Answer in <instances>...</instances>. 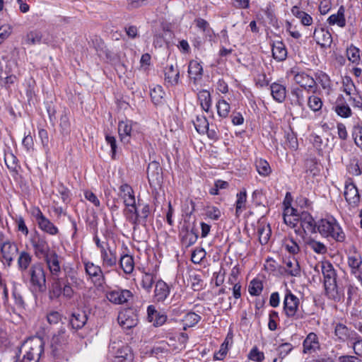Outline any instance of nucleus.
<instances>
[{
  "label": "nucleus",
  "instance_id": "obj_1",
  "mask_svg": "<svg viewBox=\"0 0 362 362\" xmlns=\"http://www.w3.org/2000/svg\"><path fill=\"white\" fill-rule=\"evenodd\" d=\"M318 233L323 237H330L338 242H343L346 237L336 219L330 215H326L318 222Z\"/></svg>",
  "mask_w": 362,
  "mask_h": 362
},
{
  "label": "nucleus",
  "instance_id": "obj_2",
  "mask_svg": "<svg viewBox=\"0 0 362 362\" xmlns=\"http://www.w3.org/2000/svg\"><path fill=\"white\" fill-rule=\"evenodd\" d=\"M321 269L325 295L329 298L334 299L337 296L336 272L332 264L327 261L322 262Z\"/></svg>",
  "mask_w": 362,
  "mask_h": 362
},
{
  "label": "nucleus",
  "instance_id": "obj_3",
  "mask_svg": "<svg viewBox=\"0 0 362 362\" xmlns=\"http://www.w3.org/2000/svg\"><path fill=\"white\" fill-rule=\"evenodd\" d=\"M31 284L39 291L45 290L46 277L45 270L40 263L34 264L29 270Z\"/></svg>",
  "mask_w": 362,
  "mask_h": 362
},
{
  "label": "nucleus",
  "instance_id": "obj_4",
  "mask_svg": "<svg viewBox=\"0 0 362 362\" xmlns=\"http://www.w3.org/2000/svg\"><path fill=\"white\" fill-rule=\"evenodd\" d=\"M0 252L5 263L8 267H11L16 256L18 253V247L14 242L6 240L0 243Z\"/></svg>",
  "mask_w": 362,
  "mask_h": 362
},
{
  "label": "nucleus",
  "instance_id": "obj_5",
  "mask_svg": "<svg viewBox=\"0 0 362 362\" xmlns=\"http://www.w3.org/2000/svg\"><path fill=\"white\" fill-rule=\"evenodd\" d=\"M344 195L346 202L351 206L356 207L358 205L360 202V195L351 178H348L345 182Z\"/></svg>",
  "mask_w": 362,
  "mask_h": 362
},
{
  "label": "nucleus",
  "instance_id": "obj_6",
  "mask_svg": "<svg viewBox=\"0 0 362 362\" xmlns=\"http://www.w3.org/2000/svg\"><path fill=\"white\" fill-rule=\"evenodd\" d=\"M347 264L352 275H357L361 271L362 256L355 247H352L349 251Z\"/></svg>",
  "mask_w": 362,
  "mask_h": 362
},
{
  "label": "nucleus",
  "instance_id": "obj_7",
  "mask_svg": "<svg viewBox=\"0 0 362 362\" xmlns=\"http://www.w3.org/2000/svg\"><path fill=\"white\" fill-rule=\"evenodd\" d=\"M343 88L346 94L349 96V101L351 104L354 107H361V98L357 93L356 88L350 78L346 77L343 80Z\"/></svg>",
  "mask_w": 362,
  "mask_h": 362
},
{
  "label": "nucleus",
  "instance_id": "obj_8",
  "mask_svg": "<svg viewBox=\"0 0 362 362\" xmlns=\"http://www.w3.org/2000/svg\"><path fill=\"white\" fill-rule=\"evenodd\" d=\"M69 335L64 327H61L57 333L54 334L50 341V346L52 352L57 354L60 351L63 350L68 343Z\"/></svg>",
  "mask_w": 362,
  "mask_h": 362
},
{
  "label": "nucleus",
  "instance_id": "obj_9",
  "mask_svg": "<svg viewBox=\"0 0 362 362\" xmlns=\"http://www.w3.org/2000/svg\"><path fill=\"white\" fill-rule=\"evenodd\" d=\"M100 251L102 264L103 267H113L117 264V257L115 247L108 245L106 247H102Z\"/></svg>",
  "mask_w": 362,
  "mask_h": 362
},
{
  "label": "nucleus",
  "instance_id": "obj_10",
  "mask_svg": "<svg viewBox=\"0 0 362 362\" xmlns=\"http://www.w3.org/2000/svg\"><path fill=\"white\" fill-rule=\"evenodd\" d=\"M106 297L111 303L120 305L127 303L132 297V293L127 289H118L107 292Z\"/></svg>",
  "mask_w": 362,
  "mask_h": 362
},
{
  "label": "nucleus",
  "instance_id": "obj_11",
  "mask_svg": "<svg viewBox=\"0 0 362 362\" xmlns=\"http://www.w3.org/2000/svg\"><path fill=\"white\" fill-rule=\"evenodd\" d=\"M299 305V299L291 291H288L284 297V310L287 317H293Z\"/></svg>",
  "mask_w": 362,
  "mask_h": 362
},
{
  "label": "nucleus",
  "instance_id": "obj_12",
  "mask_svg": "<svg viewBox=\"0 0 362 362\" xmlns=\"http://www.w3.org/2000/svg\"><path fill=\"white\" fill-rule=\"evenodd\" d=\"M117 320L124 329H130L137 325L136 315L131 310H124L119 312Z\"/></svg>",
  "mask_w": 362,
  "mask_h": 362
},
{
  "label": "nucleus",
  "instance_id": "obj_13",
  "mask_svg": "<svg viewBox=\"0 0 362 362\" xmlns=\"http://www.w3.org/2000/svg\"><path fill=\"white\" fill-rule=\"evenodd\" d=\"M31 244L34 248L36 255H45L49 251V246L46 238L43 235L37 234L31 238Z\"/></svg>",
  "mask_w": 362,
  "mask_h": 362
},
{
  "label": "nucleus",
  "instance_id": "obj_14",
  "mask_svg": "<svg viewBox=\"0 0 362 362\" xmlns=\"http://www.w3.org/2000/svg\"><path fill=\"white\" fill-rule=\"evenodd\" d=\"M300 225L307 235L315 233L316 221L313 216L306 211H303L300 217Z\"/></svg>",
  "mask_w": 362,
  "mask_h": 362
},
{
  "label": "nucleus",
  "instance_id": "obj_15",
  "mask_svg": "<svg viewBox=\"0 0 362 362\" xmlns=\"http://www.w3.org/2000/svg\"><path fill=\"white\" fill-rule=\"evenodd\" d=\"M294 81L301 87L307 89L308 91H310L313 93H315L317 90V86H315L316 82L315 79L305 73L296 74L294 76Z\"/></svg>",
  "mask_w": 362,
  "mask_h": 362
},
{
  "label": "nucleus",
  "instance_id": "obj_16",
  "mask_svg": "<svg viewBox=\"0 0 362 362\" xmlns=\"http://www.w3.org/2000/svg\"><path fill=\"white\" fill-rule=\"evenodd\" d=\"M70 279L71 282H69L68 279H63L62 296L66 299H71L74 296V291L71 287V285L78 286L81 283V280L75 276H71Z\"/></svg>",
  "mask_w": 362,
  "mask_h": 362
},
{
  "label": "nucleus",
  "instance_id": "obj_17",
  "mask_svg": "<svg viewBox=\"0 0 362 362\" xmlns=\"http://www.w3.org/2000/svg\"><path fill=\"white\" fill-rule=\"evenodd\" d=\"M334 335L340 341H345L349 339H354L357 334L350 330L345 325L338 323L334 328Z\"/></svg>",
  "mask_w": 362,
  "mask_h": 362
},
{
  "label": "nucleus",
  "instance_id": "obj_18",
  "mask_svg": "<svg viewBox=\"0 0 362 362\" xmlns=\"http://www.w3.org/2000/svg\"><path fill=\"white\" fill-rule=\"evenodd\" d=\"M180 78V71L177 66L170 64L165 69V81L170 85L175 86L178 83Z\"/></svg>",
  "mask_w": 362,
  "mask_h": 362
},
{
  "label": "nucleus",
  "instance_id": "obj_19",
  "mask_svg": "<svg viewBox=\"0 0 362 362\" xmlns=\"http://www.w3.org/2000/svg\"><path fill=\"white\" fill-rule=\"evenodd\" d=\"M155 298L157 301H163L170 293L168 284L162 280L158 281L155 288Z\"/></svg>",
  "mask_w": 362,
  "mask_h": 362
},
{
  "label": "nucleus",
  "instance_id": "obj_20",
  "mask_svg": "<svg viewBox=\"0 0 362 362\" xmlns=\"http://www.w3.org/2000/svg\"><path fill=\"white\" fill-rule=\"evenodd\" d=\"M122 193V198L125 206H132L136 204V199L132 188L127 184L122 185L119 187Z\"/></svg>",
  "mask_w": 362,
  "mask_h": 362
},
{
  "label": "nucleus",
  "instance_id": "obj_21",
  "mask_svg": "<svg viewBox=\"0 0 362 362\" xmlns=\"http://www.w3.org/2000/svg\"><path fill=\"white\" fill-rule=\"evenodd\" d=\"M317 349V335L311 332L303 341V354H311L315 353Z\"/></svg>",
  "mask_w": 362,
  "mask_h": 362
},
{
  "label": "nucleus",
  "instance_id": "obj_22",
  "mask_svg": "<svg viewBox=\"0 0 362 362\" xmlns=\"http://www.w3.org/2000/svg\"><path fill=\"white\" fill-rule=\"evenodd\" d=\"M132 128L130 121H121L118 124V132L120 139L123 142H128L131 136Z\"/></svg>",
  "mask_w": 362,
  "mask_h": 362
},
{
  "label": "nucleus",
  "instance_id": "obj_23",
  "mask_svg": "<svg viewBox=\"0 0 362 362\" xmlns=\"http://www.w3.org/2000/svg\"><path fill=\"white\" fill-rule=\"evenodd\" d=\"M327 21L329 25H337L340 28H344L346 25L344 7H339L337 13L331 15Z\"/></svg>",
  "mask_w": 362,
  "mask_h": 362
},
{
  "label": "nucleus",
  "instance_id": "obj_24",
  "mask_svg": "<svg viewBox=\"0 0 362 362\" xmlns=\"http://www.w3.org/2000/svg\"><path fill=\"white\" fill-rule=\"evenodd\" d=\"M188 74L194 81L200 79L203 74L202 66L197 61L192 60L189 64Z\"/></svg>",
  "mask_w": 362,
  "mask_h": 362
},
{
  "label": "nucleus",
  "instance_id": "obj_25",
  "mask_svg": "<svg viewBox=\"0 0 362 362\" xmlns=\"http://www.w3.org/2000/svg\"><path fill=\"white\" fill-rule=\"evenodd\" d=\"M271 93L273 98L279 102L282 103L286 98V88L281 84L274 83L270 86Z\"/></svg>",
  "mask_w": 362,
  "mask_h": 362
},
{
  "label": "nucleus",
  "instance_id": "obj_26",
  "mask_svg": "<svg viewBox=\"0 0 362 362\" xmlns=\"http://www.w3.org/2000/svg\"><path fill=\"white\" fill-rule=\"evenodd\" d=\"M273 57L278 61H283L286 59L287 51L282 42L277 41L272 45Z\"/></svg>",
  "mask_w": 362,
  "mask_h": 362
},
{
  "label": "nucleus",
  "instance_id": "obj_27",
  "mask_svg": "<svg viewBox=\"0 0 362 362\" xmlns=\"http://www.w3.org/2000/svg\"><path fill=\"white\" fill-rule=\"evenodd\" d=\"M284 269L288 274L297 276L300 274V269L298 262L294 257H288L284 260Z\"/></svg>",
  "mask_w": 362,
  "mask_h": 362
},
{
  "label": "nucleus",
  "instance_id": "obj_28",
  "mask_svg": "<svg viewBox=\"0 0 362 362\" xmlns=\"http://www.w3.org/2000/svg\"><path fill=\"white\" fill-rule=\"evenodd\" d=\"M46 262L50 272L52 274H57L60 272V265L58 259V255L55 252L45 255Z\"/></svg>",
  "mask_w": 362,
  "mask_h": 362
},
{
  "label": "nucleus",
  "instance_id": "obj_29",
  "mask_svg": "<svg viewBox=\"0 0 362 362\" xmlns=\"http://www.w3.org/2000/svg\"><path fill=\"white\" fill-rule=\"evenodd\" d=\"M87 315L85 312L73 313L70 320L73 328L78 329L82 328L87 322Z\"/></svg>",
  "mask_w": 362,
  "mask_h": 362
},
{
  "label": "nucleus",
  "instance_id": "obj_30",
  "mask_svg": "<svg viewBox=\"0 0 362 362\" xmlns=\"http://www.w3.org/2000/svg\"><path fill=\"white\" fill-rule=\"evenodd\" d=\"M32 259V256L28 252H21L17 260L18 269L21 272H24L28 269Z\"/></svg>",
  "mask_w": 362,
  "mask_h": 362
},
{
  "label": "nucleus",
  "instance_id": "obj_31",
  "mask_svg": "<svg viewBox=\"0 0 362 362\" xmlns=\"http://www.w3.org/2000/svg\"><path fill=\"white\" fill-rule=\"evenodd\" d=\"M62 279H56L52 284L49 289V296L50 299L59 298L62 293Z\"/></svg>",
  "mask_w": 362,
  "mask_h": 362
},
{
  "label": "nucleus",
  "instance_id": "obj_32",
  "mask_svg": "<svg viewBox=\"0 0 362 362\" xmlns=\"http://www.w3.org/2000/svg\"><path fill=\"white\" fill-rule=\"evenodd\" d=\"M37 225L42 231L51 235H55L59 233L58 228L55 226L47 217L40 221Z\"/></svg>",
  "mask_w": 362,
  "mask_h": 362
},
{
  "label": "nucleus",
  "instance_id": "obj_33",
  "mask_svg": "<svg viewBox=\"0 0 362 362\" xmlns=\"http://www.w3.org/2000/svg\"><path fill=\"white\" fill-rule=\"evenodd\" d=\"M318 83H320L325 95L329 96L332 92V88L329 76L323 72L318 74Z\"/></svg>",
  "mask_w": 362,
  "mask_h": 362
},
{
  "label": "nucleus",
  "instance_id": "obj_34",
  "mask_svg": "<svg viewBox=\"0 0 362 362\" xmlns=\"http://www.w3.org/2000/svg\"><path fill=\"white\" fill-rule=\"evenodd\" d=\"M198 99L200 102V105L202 109L209 112L211 105V98L210 93L206 90H202L198 93Z\"/></svg>",
  "mask_w": 362,
  "mask_h": 362
},
{
  "label": "nucleus",
  "instance_id": "obj_35",
  "mask_svg": "<svg viewBox=\"0 0 362 362\" xmlns=\"http://www.w3.org/2000/svg\"><path fill=\"white\" fill-rule=\"evenodd\" d=\"M120 266L126 274H131L134 268V262L132 256L125 255L121 257L119 260Z\"/></svg>",
  "mask_w": 362,
  "mask_h": 362
},
{
  "label": "nucleus",
  "instance_id": "obj_36",
  "mask_svg": "<svg viewBox=\"0 0 362 362\" xmlns=\"http://www.w3.org/2000/svg\"><path fill=\"white\" fill-rule=\"evenodd\" d=\"M161 173L160 165L156 161H153L148 164L147 168V175L149 180H158Z\"/></svg>",
  "mask_w": 362,
  "mask_h": 362
},
{
  "label": "nucleus",
  "instance_id": "obj_37",
  "mask_svg": "<svg viewBox=\"0 0 362 362\" xmlns=\"http://www.w3.org/2000/svg\"><path fill=\"white\" fill-rule=\"evenodd\" d=\"M259 240L262 245L267 243L271 235V229L269 225L259 224L257 228Z\"/></svg>",
  "mask_w": 362,
  "mask_h": 362
},
{
  "label": "nucleus",
  "instance_id": "obj_38",
  "mask_svg": "<svg viewBox=\"0 0 362 362\" xmlns=\"http://www.w3.org/2000/svg\"><path fill=\"white\" fill-rule=\"evenodd\" d=\"M127 209L124 211V214L126 216L127 219L131 222L134 226L138 225V219H139V211L136 208V204L132 206H126Z\"/></svg>",
  "mask_w": 362,
  "mask_h": 362
},
{
  "label": "nucleus",
  "instance_id": "obj_39",
  "mask_svg": "<svg viewBox=\"0 0 362 362\" xmlns=\"http://www.w3.org/2000/svg\"><path fill=\"white\" fill-rule=\"evenodd\" d=\"M255 165L258 173L262 176H268L272 172L269 163L262 158L257 159Z\"/></svg>",
  "mask_w": 362,
  "mask_h": 362
},
{
  "label": "nucleus",
  "instance_id": "obj_40",
  "mask_svg": "<svg viewBox=\"0 0 362 362\" xmlns=\"http://www.w3.org/2000/svg\"><path fill=\"white\" fill-rule=\"evenodd\" d=\"M346 56L348 59L354 64H358L361 61L360 49L353 45L347 48Z\"/></svg>",
  "mask_w": 362,
  "mask_h": 362
},
{
  "label": "nucleus",
  "instance_id": "obj_41",
  "mask_svg": "<svg viewBox=\"0 0 362 362\" xmlns=\"http://www.w3.org/2000/svg\"><path fill=\"white\" fill-rule=\"evenodd\" d=\"M348 173L354 176H358L362 174V167L359 164L357 158H354L350 160L346 167Z\"/></svg>",
  "mask_w": 362,
  "mask_h": 362
},
{
  "label": "nucleus",
  "instance_id": "obj_42",
  "mask_svg": "<svg viewBox=\"0 0 362 362\" xmlns=\"http://www.w3.org/2000/svg\"><path fill=\"white\" fill-rule=\"evenodd\" d=\"M318 38H320V40H318V45H320L322 47L325 48L329 47L332 44V39L331 34L324 29L318 32Z\"/></svg>",
  "mask_w": 362,
  "mask_h": 362
},
{
  "label": "nucleus",
  "instance_id": "obj_43",
  "mask_svg": "<svg viewBox=\"0 0 362 362\" xmlns=\"http://www.w3.org/2000/svg\"><path fill=\"white\" fill-rule=\"evenodd\" d=\"M216 108L218 115L221 117L226 118L230 112V107L226 100L221 99L216 103Z\"/></svg>",
  "mask_w": 362,
  "mask_h": 362
},
{
  "label": "nucleus",
  "instance_id": "obj_44",
  "mask_svg": "<svg viewBox=\"0 0 362 362\" xmlns=\"http://www.w3.org/2000/svg\"><path fill=\"white\" fill-rule=\"evenodd\" d=\"M164 95L165 92L160 86H156L151 90V97L156 105H158L162 103Z\"/></svg>",
  "mask_w": 362,
  "mask_h": 362
},
{
  "label": "nucleus",
  "instance_id": "obj_45",
  "mask_svg": "<svg viewBox=\"0 0 362 362\" xmlns=\"http://www.w3.org/2000/svg\"><path fill=\"white\" fill-rule=\"evenodd\" d=\"M200 316L195 313H188L185 315L182 320L184 329H186L187 327H193L200 320Z\"/></svg>",
  "mask_w": 362,
  "mask_h": 362
},
{
  "label": "nucleus",
  "instance_id": "obj_46",
  "mask_svg": "<svg viewBox=\"0 0 362 362\" xmlns=\"http://www.w3.org/2000/svg\"><path fill=\"white\" fill-rule=\"evenodd\" d=\"M85 269L86 273L92 277L100 278L102 276V269L99 266L94 264L92 262H87L85 264Z\"/></svg>",
  "mask_w": 362,
  "mask_h": 362
},
{
  "label": "nucleus",
  "instance_id": "obj_47",
  "mask_svg": "<svg viewBox=\"0 0 362 362\" xmlns=\"http://www.w3.org/2000/svg\"><path fill=\"white\" fill-rule=\"evenodd\" d=\"M196 130L199 133H204L209 129V122L204 116H197L196 121L194 122Z\"/></svg>",
  "mask_w": 362,
  "mask_h": 362
},
{
  "label": "nucleus",
  "instance_id": "obj_48",
  "mask_svg": "<svg viewBox=\"0 0 362 362\" xmlns=\"http://www.w3.org/2000/svg\"><path fill=\"white\" fill-rule=\"evenodd\" d=\"M246 202L247 192L245 189H243L239 193L237 194L236 214H238L240 211L245 209Z\"/></svg>",
  "mask_w": 362,
  "mask_h": 362
},
{
  "label": "nucleus",
  "instance_id": "obj_49",
  "mask_svg": "<svg viewBox=\"0 0 362 362\" xmlns=\"http://www.w3.org/2000/svg\"><path fill=\"white\" fill-rule=\"evenodd\" d=\"M154 283V277L152 274L143 273L141 279V286L147 291H150Z\"/></svg>",
  "mask_w": 362,
  "mask_h": 362
},
{
  "label": "nucleus",
  "instance_id": "obj_50",
  "mask_svg": "<svg viewBox=\"0 0 362 362\" xmlns=\"http://www.w3.org/2000/svg\"><path fill=\"white\" fill-rule=\"evenodd\" d=\"M42 35L37 30H32L27 33L25 40L28 45H36L41 42Z\"/></svg>",
  "mask_w": 362,
  "mask_h": 362
},
{
  "label": "nucleus",
  "instance_id": "obj_51",
  "mask_svg": "<svg viewBox=\"0 0 362 362\" xmlns=\"http://www.w3.org/2000/svg\"><path fill=\"white\" fill-rule=\"evenodd\" d=\"M263 289V285L261 281L253 279L249 285L248 291L252 296H259Z\"/></svg>",
  "mask_w": 362,
  "mask_h": 362
},
{
  "label": "nucleus",
  "instance_id": "obj_52",
  "mask_svg": "<svg viewBox=\"0 0 362 362\" xmlns=\"http://www.w3.org/2000/svg\"><path fill=\"white\" fill-rule=\"evenodd\" d=\"M195 22L197 27L202 30L205 33L206 35L211 37L213 30L209 27V24L206 21L202 18H198L195 21Z\"/></svg>",
  "mask_w": 362,
  "mask_h": 362
},
{
  "label": "nucleus",
  "instance_id": "obj_53",
  "mask_svg": "<svg viewBox=\"0 0 362 362\" xmlns=\"http://www.w3.org/2000/svg\"><path fill=\"white\" fill-rule=\"evenodd\" d=\"M335 112L341 117H349L351 115V110L348 105H338L335 107Z\"/></svg>",
  "mask_w": 362,
  "mask_h": 362
},
{
  "label": "nucleus",
  "instance_id": "obj_54",
  "mask_svg": "<svg viewBox=\"0 0 362 362\" xmlns=\"http://www.w3.org/2000/svg\"><path fill=\"white\" fill-rule=\"evenodd\" d=\"M353 137L356 144L362 150V127L355 126L353 130Z\"/></svg>",
  "mask_w": 362,
  "mask_h": 362
},
{
  "label": "nucleus",
  "instance_id": "obj_55",
  "mask_svg": "<svg viewBox=\"0 0 362 362\" xmlns=\"http://www.w3.org/2000/svg\"><path fill=\"white\" fill-rule=\"evenodd\" d=\"M150 214V208L148 204H144L142 206L141 210L139 212L138 224H144L146 222V219Z\"/></svg>",
  "mask_w": 362,
  "mask_h": 362
},
{
  "label": "nucleus",
  "instance_id": "obj_56",
  "mask_svg": "<svg viewBox=\"0 0 362 362\" xmlns=\"http://www.w3.org/2000/svg\"><path fill=\"white\" fill-rule=\"evenodd\" d=\"M248 357L250 360L261 362L264 358V353L259 351L257 348L254 347L249 353Z\"/></svg>",
  "mask_w": 362,
  "mask_h": 362
},
{
  "label": "nucleus",
  "instance_id": "obj_57",
  "mask_svg": "<svg viewBox=\"0 0 362 362\" xmlns=\"http://www.w3.org/2000/svg\"><path fill=\"white\" fill-rule=\"evenodd\" d=\"M354 337L355 341L353 343V349L354 353L358 356L362 358V338L360 336L356 335Z\"/></svg>",
  "mask_w": 362,
  "mask_h": 362
},
{
  "label": "nucleus",
  "instance_id": "obj_58",
  "mask_svg": "<svg viewBox=\"0 0 362 362\" xmlns=\"http://www.w3.org/2000/svg\"><path fill=\"white\" fill-rule=\"evenodd\" d=\"M206 252L204 249H197L192 254V261L194 263H199L205 257Z\"/></svg>",
  "mask_w": 362,
  "mask_h": 362
},
{
  "label": "nucleus",
  "instance_id": "obj_59",
  "mask_svg": "<svg viewBox=\"0 0 362 362\" xmlns=\"http://www.w3.org/2000/svg\"><path fill=\"white\" fill-rule=\"evenodd\" d=\"M286 142L288 146L292 150H296L298 148V140L296 136L293 132L287 133L286 134Z\"/></svg>",
  "mask_w": 362,
  "mask_h": 362
},
{
  "label": "nucleus",
  "instance_id": "obj_60",
  "mask_svg": "<svg viewBox=\"0 0 362 362\" xmlns=\"http://www.w3.org/2000/svg\"><path fill=\"white\" fill-rule=\"evenodd\" d=\"M300 215H293L284 216V223L291 228H295L300 221Z\"/></svg>",
  "mask_w": 362,
  "mask_h": 362
},
{
  "label": "nucleus",
  "instance_id": "obj_61",
  "mask_svg": "<svg viewBox=\"0 0 362 362\" xmlns=\"http://www.w3.org/2000/svg\"><path fill=\"white\" fill-rule=\"evenodd\" d=\"M305 166L307 168L306 172L311 175L313 177L316 175V162L315 158L307 159L305 161Z\"/></svg>",
  "mask_w": 362,
  "mask_h": 362
},
{
  "label": "nucleus",
  "instance_id": "obj_62",
  "mask_svg": "<svg viewBox=\"0 0 362 362\" xmlns=\"http://www.w3.org/2000/svg\"><path fill=\"white\" fill-rule=\"evenodd\" d=\"M84 196L86 199L91 202L95 206H100V201L93 192L87 190L84 192Z\"/></svg>",
  "mask_w": 362,
  "mask_h": 362
},
{
  "label": "nucleus",
  "instance_id": "obj_63",
  "mask_svg": "<svg viewBox=\"0 0 362 362\" xmlns=\"http://www.w3.org/2000/svg\"><path fill=\"white\" fill-rule=\"evenodd\" d=\"M47 322L51 325L52 324H57L61 321L62 317H61V315L58 312L52 311V312H50L49 314H47Z\"/></svg>",
  "mask_w": 362,
  "mask_h": 362
},
{
  "label": "nucleus",
  "instance_id": "obj_64",
  "mask_svg": "<svg viewBox=\"0 0 362 362\" xmlns=\"http://www.w3.org/2000/svg\"><path fill=\"white\" fill-rule=\"evenodd\" d=\"M331 8V2L329 0H321L318 6V10L321 14H326Z\"/></svg>",
  "mask_w": 362,
  "mask_h": 362
}]
</instances>
